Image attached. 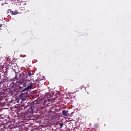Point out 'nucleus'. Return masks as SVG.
<instances>
[{"instance_id": "nucleus-1", "label": "nucleus", "mask_w": 131, "mask_h": 131, "mask_svg": "<svg viewBox=\"0 0 131 131\" xmlns=\"http://www.w3.org/2000/svg\"><path fill=\"white\" fill-rule=\"evenodd\" d=\"M18 84H19V85H22L23 84V88H25L22 90V92H28L29 90H31L32 88H33V84H35V83H32L31 79H30L27 80L25 83L23 82H19ZM26 86L27 87L26 88Z\"/></svg>"}, {"instance_id": "nucleus-2", "label": "nucleus", "mask_w": 131, "mask_h": 131, "mask_svg": "<svg viewBox=\"0 0 131 131\" xmlns=\"http://www.w3.org/2000/svg\"><path fill=\"white\" fill-rule=\"evenodd\" d=\"M27 108H28V113H36V112H37V111H38L40 108V103H34L31 106H27Z\"/></svg>"}, {"instance_id": "nucleus-3", "label": "nucleus", "mask_w": 131, "mask_h": 131, "mask_svg": "<svg viewBox=\"0 0 131 131\" xmlns=\"http://www.w3.org/2000/svg\"><path fill=\"white\" fill-rule=\"evenodd\" d=\"M14 96H16L19 94V93H24V91L19 90L18 89H15L14 90Z\"/></svg>"}, {"instance_id": "nucleus-4", "label": "nucleus", "mask_w": 131, "mask_h": 131, "mask_svg": "<svg viewBox=\"0 0 131 131\" xmlns=\"http://www.w3.org/2000/svg\"><path fill=\"white\" fill-rule=\"evenodd\" d=\"M61 113L64 116H68L69 115V113H68V111L67 110H63Z\"/></svg>"}, {"instance_id": "nucleus-5", "label": "nucleus", "mask_w": 131, "mask_h": 131, "mask_svg": "<svg viewBox=\"0 0 131 131\" xmlns=\"http://www.w3.org/2000/svg\"><path fill=\"white\" fill-rule=\"evenodd\" d=\"M19 75H20L19 72L17 73L15 75V77L12 78V80H14V81H15V79H19Z\"/></svg>"}, {"instance_id": "nucleus-6", "label": "nucleus", "mask_w": 131, "mask_h": 131, "mask_svg": "<svg viewBox=\"0 0 131 131\" xmlns=\"http://www.w3.org/2000/svg\"><path fill=\"white\" fill-rule=\"evenodd\" d=\"M18 14H21V12H19L18 11H11V15H12V16H15V15H18Z\"/></svg>"}, {"instance_id": "nucleus-7", "label": "nucleus", "mask_w": 131, "mask_h": 131, "mask_svg": "<svg viewBox=\"0 0 131 131\" xmlns=\"http://www.w3.org/2000/svg\"><path fill=\"white\" fill-rule=\"evenodd\" d=\"M33 74L32 73H31V72H28V74L26 75V78H28V76L29 77H30V78H31V76H32Z\"/></svg>"}, {"instance_id": "nucleus-8", "label": "nucleus", "mask_w": 131, "mask_h": 131, "mask_svg": "<svg viewBox=\"0 0 131 131\" xmlns=\"http://www.w3.org/2000/svg\"><path fill=\"white\" fill-rule=\"evenodd\" d=\"M15 85H16V84H15V83H14V82H12L10 84V88H11V89H14V88H15Z\"/></svg>"}, {"instance_id": "nucleus-9", "label": "nucleus", "mask_w": 131, "mask_h": 131, "mask_svg": "<svg viewBox=\"0 0 131 131\" xmlns=\"http://www.w3.org/2000/svg\"><path fill=\"white\" fill-rule=\"evenodd\" d=\"M42 105H43V106H44V107H46V106L48 105V102H47V101H44L42 103Z\"/></svg>"}, {"instance_id": "nucleus-10", "label": "nucleus", "mask_w": 131, "mask_h": 131, "mask_svg": "<svg viewBox=\"0 0 131 131\" xmlns=\"http://www.w3.org/2000/svg\"><path fill=\"white\" fill-rule=\"evenodd\" d=\"M14 94H15L14 91H10L9 92V94L10 96H13V95H14Z\"/></svg>"}, {"instance_id": "nucleus-11", "label": "nucleus", "mask_w": 131, "mask_h": 131, "mask_svg": "<svg viewBox=\"0 0 131 131\" xmlns=\"http://www.w3.org/2000/svg\"><path fill=\"white\" fill-rule=\"evenodd\" d=\"M59 125L60 128H62V127H63V126H64V124H63V123H60L59 124Z\"/></svg>"}, {"instance_id": "nucleus-12", "label": "nucleus", "mask_w": 131, "mask_h": 131, "mask_svg": "<svg viewBox=\"0 0 131 131\" xmlns=\"http://www.w3.org/2000/svg\"><path fill=\"white\" fill-rule=\"evenodd\" d=\"M11 12H12V9H8L7 11V14H11Z\"/></svg>"}, {"instance_id": "nucleus-13", "label": "nucleus", "mask_w": 131, "mask_h": 131, "mask_svg": "<svg viewBox=\"0 0 131 131\" xmlns=\"http://www.w3.org/2000/svg\"><path fill=\"white\" fill-rule=\"evenodd\" d=\"M17 89H18V90H19V91H23V87H22V86L19 85V88H17Z\"/></svg>"}, {"instance_id": "nucleus-14", "label": "nucleus", "mask_w": 131, "mask_h": 131, "mask_svg": "<svg viewBox=\"0 0 131 131\" xmlns=\"http://www.w3.org/2000/svg\"><path fill=\"white\" fill-rule=\"evenodd\" d=\"M22 78H23V77H22V73L19 72V79H21Z\"/></svg>"}, {"instance_id": "nucleus-15", "label": "nucleus", "mask_w": 131, "mask_h": 131, "mask_svg": "<svg viewBox=\"0 0 131 131\" xmlns=\"http://www.w3.org/2000/svg\"><path fill=\"white\" fill-rule=\"evenodd\" d=\"M21 76L25 77V76H26V75L25 73H21Z\"/></svg>"}, {"instance_id": "nucleus-16", "label": "nucleus", "mask_w": 131, "mask_h": 131, "mask_svg": "<svg viewBox=\"0 0 131 131\" xmlns=\"http://www.w3.org/2000/svg\"><path fill=\"white\" fill-rule=\"evenodd\" d=\"M4 73H5V75H7V73H8V71H6Z\"/></svg>"}, {"instance_id": "nucleus-17", "label": "nucleus", "mask_w": 131, "mask_h": 131, "mask_svg": "<svg viewBox=\"0 0 131 131\" xmlns=\"http://www.w3.org/2000/svg\"><path fill=\"white\" fill-rule=\"evenodd\" d=\"M2 117V115H0V117Z\"/></svg>"}, {"instance_id": "nucleus-18", "label": "nucleus", "mask_w": 131, "mask_h": 131, "mask_svg": "<svg viewBox=\"0 0 131 131\" xmlns=\"http://www.w3.org/2000/svg\"><path fill=\"white\" fill-rule=\"evenodd\" d=\"M0 27H2V26H0Z\"/></svg>"}]
</instances>
